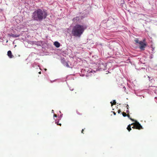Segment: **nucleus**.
I'll return each mask as SVG.
<instances>
[{
	"label": "nucleus",
	"mask_w": 157,
	"mask_h": 157,
	"mask_svg": "<svg viewBox=\"0 0 157 157\" xmlns=\"http://www.w3.org/2000/svg\"><path fill=\"white\" fill-rule=\"evenodd\" d=\"M80 20V18L79 17H77L74 18L73 19V21L75 23H77Z\"/></svg>",
	"instance_id": "nucleus-6"
},
{
	"label": "nucleus",
	"mask_w": 157,
	"mask_h": 157,
	"mask_svg": "<svg viewBox=\"0 0 157 157\" xmlns=\"http://www.w3.org/2000/svg\"><path fill=\"white\" fill-rule=\"evenodd\" d=\"M10 36H11L13 37H18L19 36V35L14 34H11L9 35Z\"/></svg>",
	"instance_id": "nucleus-10"
},
{
	"label": "nucleus",
	"mask_w": 157,
	"mask_h": 157,
	"mask_svg": "<svg viewBox=\"0 0 157 157\" xmlns=\"http://www.w3.org/2000/svg\"><path fill=\"white\" fill-rule=\"evenodd\" d=\"M114 23V19L112 18H109L107 21V24H110V25H113Z\"/></svg>",
	"instance_id": "nucleus-5"
},
{
	"label": "nucleus",
	"mask_w": 157,
	"mask_h": 157,
	"mask_svg": "<svg viewBox=\"0 0 157 157\" xmlns=\"http://www.w3.org/2000/svg\"><path fill=\"white\" fill-rule=\"evenodd\" d=\"M66 62L64 59H63L61 60V63L63 64H65Z\"/></svg>",
	"instance_id": "nucleus-14"
},
{
	"label": "nucleus",
	"mask_w": 157,
	"mask_h": 157,
	"mask_svg": "<svg viewBox=\"0 0 157 157\" xmlns=\"http://www.w3.org/2000/svg\"><path fill=\"white\" fill-rule=\"evenodd\" d=\"M127 128L129 131H130L131 130V125L129 124V125H128Z\"/></svg>",
	"instance_id": "nucleus-13"
},
{
	"label": "nucleus",
	"mask_w": 157,
	"mask_h": 157,
	"mask_svg": "<svg viewBox=\"0 0 157 157\" xmlns=\"http://www.w3.org/2000/svg\"><path fill=\"white\" fill-rule=\"evenodd\" d=\"M135 41L136 43L139 44V42L140 41H139V40H137V39L136 40H135Z\"/></svg>",
	"instance_id": "nucleus-18"
},
{
	"label": "nucleus",
	"mask_w": 157,
	"mask_h": 157,
	"mask_svg": "<svg viewBox=\"0 0 157 157\" xmlns=\"http://www.w3.org/2000/svg\"><path fill=\"white\" fill-rule=\"evenodd\" d=\"M134 121L136 122V124H135V125L134 126V127H136V129H140L142 128V126L138 122H137L135 120Z\"/></svg>",
	"instance_id": "nucleus-4"
},
{
	"label": "nucleus",
	"mask_w": 157,
	"mask_h": 157,
	"mask_svg": "<svg viewBox=\"0 0 157 157\" xmlns=\"http://www.w3.org/2000/svg\"><path fill=\"white\" fill-rule=\"evenodd\" d=\"M47 14L46 11L40 9L35 10L32 15V18L35 21H42L46 17Z\"/></svg>",
	"instance_id": "nucleus-1"
},
{
	"label": "nucleus",
	"mask_w": 157,
	"mask_h": 157,
	"mask_svg": "<svg viewBox=\"0 0 157 157\" xmlns=\"http://www.w3.org/2000/svg\"><path fill=\"white\" fill-rule=\"evenodd\" d=\"M86 28V27L85 25L77 24L73 28L71 34L73 36L80 37Z\"/></svg>",
	"instance_id": "nucleus-2"
},
{
	"label": "nucleus",
	"mask_w": 157,
	"mask_h": 157,
	"mask_svg": "<svg viewBox=\"0 0 157 157\" xmlns=\"http://www.w3.org/2000/svg\"><path fill=\"white\" fill-rule=\"evenodd\" d=\"M113 113L114 115H116V113L114 112H113Z\"/></svg>",
	"instance_id": "nucleus-25"
},
{
	"label": "nucleus",
	"mask_w": 157,
	"mask_h": 157,
	"mask_svg": "<svg viewBox=\"0 0 157 157\" xmlns=\"http://www.w3.org/2000/svg\"><path fill=\"white\" fill-rule=\"evenodd\" d=\"M132 128H133L134 129L136 128V127H134V126L133 125V126L132 127Z\"/></svg>",
	"instance_id": "nucleus-21"
},
{
	"label": "nucleus",
	"mask_w": 157,
	"mask_h": 157,
	"mask_svg": "<svg viewBox=\"0 0 157 157\" xmlns=\"http://www.w3.org/2000/svg\"><path fill=\"white\" fill-rule=\"evenodd\" d=\"M45 71L47 70L46 69H45Z\"/></svg>",
	"instance_id": "nucleus-28"
},
{
	"label": "nucleus",
	"mask_w": 157,
	"mask_h": 157,
	"mask_svg": "<svg viewBox=\"0 0 157 157\" xmlns=\"http://www.w3.org/2000/svg\"><path fill=\"white\" fill-rule=\"evenodd\" d=\"M135 124H136V122H135V123H132L131 124H130L131 125H134V126H135Z\"/></svg>",
	"instance_id": "nucleus-19"
},
{
	"label": "nucleus",
	"mask_w": 157,
	"mask_h": 157,
	"mask_svg": "<svg viewBox=\"0 0 157 157\" xmlns=\"http://www.w3.org/2000/svg\"><path fill=\"white\" fill-rule=\"evenodd\" d=\"M126 112H127V113H128V112H129V111H128V110H127L126 111Z\"/></svg>",
	"instance_id": "nucleus-26"
},
{
	"label": "nucleus",
	"mask_w": 157,
	"mask_h": 157,
	"mask_svg": "<svg viewBox=\"0 0 157 157\" xmlns=\"http://www.w3.org/2000/svg\"><path fill=\"white\" fill-rule=\"evenodd\" d=\"M39 74H41V71L39 72Z\"/></svg>",
	"instance_id": "nucleus-27"
},
{
	"label": "nucleus",
	"mask_w": 157,
	"mask_h": 157,
	"mask_svg": "<svg viewBox=\"0 0 157 157\" xmlns=\"http://www.w3.org/2000/svg\"><path fill=\"white\" fill-rule=\"evenodd\" d=\"M56 123L57 124V125H59L60 126H61V123H59V121H56Z\"/></svg>",
	"instance_id": "nucleus-15"
},
{
	"label": "nucleus",
	"mask_w": 157,
	"mask_h": 157,
	"mask_svg": "<svg viewBox=\"0 0 157 157\" xmlns=\"http://www.w3.org/2000/svg\"><path fill=\"white\" fill-rule=\"evenodd\" d=\"M64 65H65L67 67H69V65L68 64V62H67L65 63V64H64Z\"/></svg>",
	"instance_id": "nucleus-16"
},
{
	"label": "nucleus",
	"mask_w": 157,
	"mask_h": 157,
	"mask_svg": "<svg viewBox=\"0 0 157 157\" xmlns=\"http://www.w3.org/2000/svg\"><path fill=\"white\" fill-rule=\"evenodd\" d=\"M85 70L86 71V70L87 71L88 73H95V71H93L91 69H88V70L87 69H85Z\"/></svg>",
	"instance_id": "nucleus-8"
},
{
	"label": "nucleus",
	"mask_w": 157,
	"mask_h": 157,
	"mask_svg": "<svg viewBox=\"0 0 157 157\" xmlns=\"http://www.w3.org/2000/svg\"><path fill=\"white\" fill-rule=\"evenodd\" d=\"M54 44L56 48H59L60 46V44L57 41H56L54 43Z\"/></svg>",
	"instance_id": "nucleus-9"
},
{
	"label": "nucleus",
	"mask_w": 157,
	"mask_h": 157,
	"mask_svg": "<svg viewBox=\"0 0 157 157\" xmlns=\"http://www.w3.org/2000/svg\"><path fill=\"white\" fill-rule=\"evenodd\" d=\"M84 131V129H82V133H84L83 132Z\"/></svg>",
	"instance_id": "nucleus-23"
},
{
	"label": "nucleus",
	"mask_w": 157,
	"mask_h": 157,
	"mask_svg": "<svg viewBox=\"0 0 157 157\" xmlns=\"http://www.w3.org/2000/svg\"><path fill=\"white\" fill-rule=\"evenodd\" d=\"M54 117H57V115L56 114H54Z\"/></svg>",
	"instance_id": "nucleus-22"
},
{
	"label": "nucleus",
	"mask_w": 157,
	"mask_h": 157,
	"mask_svg": "<svg viewBox=\"0 0 157 157\" xmlns=\"http://www.w3.org/2000/svg\"><path fill=\"white\" fill-rule=\"evenodd\" d=\"M110 103H111V106H113V105H116V102L115 100H114L113 102H111Z\"/></svg>",
	"instance_id": "nucleus-12"
},
{
	"label": "nucleus",
	"mask_w": 157,
	"mask_h": 157,
	"mask_svg": "<svg viewBox=\"0 0 157 157\" xmlns=\"http://www.w3.org/2000/svg\"><path fill=\"white\" fill-rule=\"evenodd\" d=\"M77 114H78L80 115H81V114L79 113V112H77Z\"/></svg>",
	"instance_id": "nucleus-24"
},
{
	"label": "nucleus",
	"mask_w": 157,
	"mask_h": 157,
	"mask_svg": "<svg viewBox=\"0 0 157 157\" xmlns=\"http://www.w3.org/2000/svg\"><path fill=\"white\" fill-rule=\"evenodd\" d=\"M121 110L120 109H119V110H118V113H121Z\"/></svg>",
	"instance_id": "nucleus-20"
},
{
	"label": "nucleus",
	"mask_w": 157,
	"mask_h": 157,
	"mask_svg": "<svg viewBox=\"0 0 157 157\" xmlns=\"http://www.w3.org/2000/svg\"><path fill=\"white\" fill-rule=\"evenodd\" d=\"M126 116H127L128 118H129V119L131 120L132 121H135V120L134 119L132 118H131L130 117V116L129 114H127Z\"/></svg>",
	"instance_id": "nucleus-11"
},
{
	"label": "nucleus",
	"mask_w": 157,
	"mask_h": 157,
	"mask_svg": "<svg viewBox=\"0 0 157 157\" xmlns=\"http://www.w3.org/2000/svg\"><path fill=\"white\" fill-rule=\"evenodd\" d=\"M7 55L10 58H11L13 57V56L12 55V52L10 51H9L7 52Z\"/></svg>",
	"instance_id": "nucleus-7"
},
{
	"label": "nucleus",
	"mask_w": 157,
	"mask_h": 157,
	"mask_svg": "<svg viewBox=\"0 0 157 157\" xmlns=\"http://www.w3.org/2000/svg\"><path fill=\"white\" fill-rule=\"evenodd\" d=\"M140 44L139 48L142 50H144L146 46V44L145 43L142 41H140L139 42Z\"/></svg>",
	"instance_id": "nucleus-3"
},
{
	"label": "nucleus",
	"mask_w": 157,
	"mask_h": 157,
	"mask_svg": "<svg viewBox=\"0 0 157 157\" xmlns=\"http://www.w3.org/2000/svg\"><path fill=\"white\" fill-rule=\"evenodd\" d=\"M122 115H123V116L124 117H125L127 115V114L124 112H123L122 113Z\"/></svg>",
	"instance_id": "nucleus-17"
}]
</instances>
